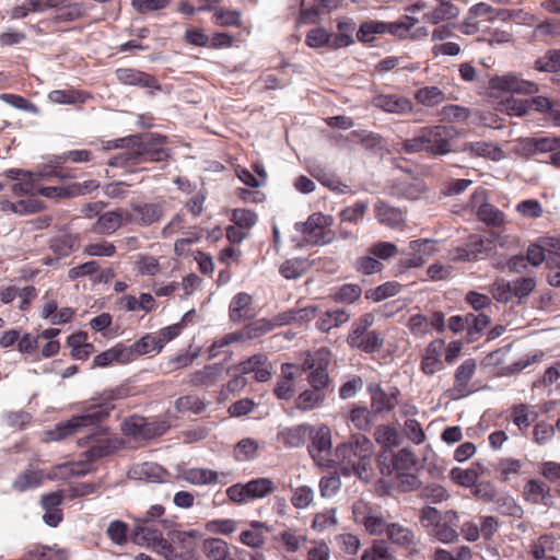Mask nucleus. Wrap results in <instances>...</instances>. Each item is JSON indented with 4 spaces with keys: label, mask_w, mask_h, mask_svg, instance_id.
Segmentation results:
<instances>
[{
    "label": "nucleus",
    "mask_w": 560,
    "mask_h": 560,
    "mask_svg": "<svg viewBox=\"0 0 560 560\" xmlns=\"http://www.w3.org/2000/svg\"><path fill=\"white\" fill-rule=\"evenodd\" d=\"M374 445L363 434H352L349 441L337 445L336 457L345 476H357L369 482L373 476L372 455Z\"/></svg>",
    "instance_id": "1"
},
{
    "label": "nucleus",
    "mask_w": 560,
    "mask_h": 560,
    "mask_svg": "<svg viewBox=\"0 0 560 560\" xmlns=\"http://www.w3.org/2000/svg\"><path fill=\"white\" fill-rule=\"evenodd\" d=\"M131 150L125 151L108 161L112 167H132L144 162H160L167 158L166 138L161 135L148 133L132 136Z\"/></svg>",
    "instance_id": "2"
},
{
    "label": "nucleus",
    "mask_w": 560,
    "mask_h": 560,
    "mask_svg": "<svg viewBox=\"0 0 560 560\" xmlns=\"http://www.w3.org/2000/svg\"><path fill=\"white\" fill-rule=\"evenodd\" d=\"M456 130L446 125L422 127L410 139L402 140L399 151L406 154L427 152L433 155H445L452 151L451 141Z\"/></svg>",
    "instance_id": "3"
},
{
    "label": "nucleus",
    "mask_w": 560,
    "mask_h": 560,
    "mask_svg": "<svg viewBox=\"0 0 560 560\" xmlns=\"http://www.w3.org/2000/svg\"><path fill=\"white\" fill-rule=\"evenodd\" d=\"M114 408L109 402L97 404L88 407L81 415L73 416L71 419L60 422L56 429L50 432L51 440H62L68 435L88 430L91 433L88 438L96 435L95 425L103 419L108 417L109 411Z\"/></svg>",
    "instance_id": "4"
},
{
    "label": "nucleus",
    "mask_w": 560,
    "mask_h": 560,
    "mask_svg": "<svg viewBox=\"0 0 560 560\" xmlns=\"http://www.w3.org/2000/svg\"><path fill=\"white\" fill-rule=\"evenodd\" d=\"M374 323L375 316L372 313H365L355 319L347 338L348 345L365 353L378 352L384 346V335L370 329Z\"/></svg>",
    "instance_id": "5"
},
{
    "label": "nucleus",
    "mask_w": 560,
    "mask_h": 560,
    "mask_svg": "<svg viewBox=\"0 0 560 560\" xmlns=\"http://www.w3.org/2000/svg\"><path fill=\"white\" fill-rule=\"evenodd\" d=\"M132 541L139 546L147 547L165 560H172L175 555L172 551L170 540L163 537V533L156 527L143 523L133 522Z\"/></svg>",
    "instance_id": "6"
},
{
    "label": "nucleus",
    "mask_w": 560,
    "mask_h": 560,
    "mask_svg": "<svg viewBox=\"0 0 560 560\" xmlns=\"http://www.w3.org/2000/svg\"><path fill=\"white\" fill-rule=\"evenodd\" d=\"M308 452L320 467L329 468L334 464L331 457V433L328 427L322 425L315 432Z\"/></svg>",
    "instance_id": "7"
},
{
    "label": "nucleus",
    "mask_w": 560,
    "mask_h": 560,
    "mask_svg": "<svg viewBox=\"0 0 560 560\" xmlns=\"http://www.w3.org/2000/svg\"><path fill=\"white\" fill-rule=\"evenodd\" d=\"M354 522L362 524L371 535L386 534V522L365 501L359 500L352 506Z\"/></svg>",
    "instance_id": "8"
},
{
    "label": "nucleus",
    "mask_w": 560,
    "mask_h": 560,
    "mask_svg": "<svg viewBox=\"0 0 560 560\" xmlns=\"http://www.w3.org/2000/svg\"><path fill=\"white\" fill-rule=\"evenodd\" d=\"M368 389L371 395L373 413L389 412L397 406L400 396V390L397 387H390L387 392L380 384H370Z\"/></svg>",
    "instance_id": "9"
},
{
    "label": "nucleus",
    "mask_w": 560,
    "mask_h": 560,
    "mask_svg": "<svg viewBox=\"0 0 560 560\" xmlns=\"http://www.w3.org/2000/svg\"><path fill=\"white\" fill-rule=\"evenodd\" d=\"M492 90L512 92L517 94H535L538 92L537 83L523 80L513 73L494 77L489 82Z\"/></svg>",
    "instance_id": "10"
},
{
    "label": "nucleus",
    "mask_w": 560,
    "mask_h": 560,
    "mask_svg": "<svg viewBox=\"0 0 560 560\" xmlns=\"http://www.w3.org/2000/svg\"><path fill=\"white\" fill-rule=\"evenodd\" d=\"M170 537L171 548L175 555L172 560H199L194 541L195 532H173Z\"/></svg>",
    "instance_id": "11"
},
{
    "label": "nucleus",
    "mask_w": 560,
    "mask_h": 560,
    "mask_svg": "<svg viewBox=\"0 0 560 560\" xmlns=\"http://www.w3.org/2000/svg\"><path fill=\"white\" fill-rule=\"evenodd\" d=\"M130 209L136 214V225L142 228L153 225L164 217V208L161 202L131 201Z\"/></svg>",
    "instance_id": "12"
},
{
    "label": "nucleus",
    "mask_w": 560,
    "mask_h": 560,
    "mask_svg": "<svg viewBox=\"0 0 560 560\" xmlns=\"http://www.w3.org/2000/svg\"><path fill=\"white\" fill-rule=\"evenodd\" d=\"M386 537L392 544L409 550L410 553L418 552L419 539L409 527L390 523L386 526Z\"/></svg>",
    "instance_id": "13"
},
{
    "label": "nucleus",
    "mask_w": 560,
    "mask_h": 560,
    "mask_svg": "<svg viewBox=\"0 0 560 560\" xmlns=\"http://www.w3.org/2000/svg\"><path fill=\"white\" fill-rule=\"evenodd\" d=\"M459 518L455 511H447L433 529L434 537L443 544H452L458 539Z\"/></svg>",
    "instance_id": "14"
},
{
    "label": "nucleus",
    "mask_w": 560,
    "mask_h": 560,
    "mask_svg": "<svg viewBox=\"0 0 560 560\" xmlns=\"http://www.w3.org/2000/svg\"><path fill=\"white\" fill-rule=\"evenodd\" d=\"M445 349V342L442 339L431 341L421 360V371L427 375H433L444 368L441 355Z\"/></svg>",
    "instance_id": "15"
},
{
    "label": "nucleus",
    "mask_w": 560,
    "mask_h": 560,
    "mask_svg": "<svg viewBox=\"0 0 560 560\" xmlns=\"http://www.w3.org/2000/svg\"><path fill=\"white\" fill-rule=\"evenodd\" d=\"M375 107L392 114L404 115L411 113L413 109L412 102L405 96L398 94H381L374 97Z\"/></svg>",
    "instance_id": "16"
},
{
    "label": "nucleus",
    "mask_w": 560,
    "mask_h": 560,
    "mask_svg": "<svg viewBox=\"0 0 560 560\" xmlns=\"http://www.w3.org/2000/svg\"><path fill=\"white\" fill-rule=\"evenodd\" d=\"M115 73L117 80L122 84L158 90L160 89L156 79L145 72L135 69L121 68L117 69Z\"/></svg>",
    "instance_id": "17"
},
{
    "label": "nucleus",
    "mask_w": 560,
    "mask_h": 560,
    "mask_svg": "<svg viewBox=\"0 0 560 560\" xmlns=\"http://www.w3.org/2000/svg\"><path fill=\"white\" fill-rule=\"evenodd\" d=\"M462 150L470 156L486 158L492 161H500L504 158L503 150L488 141L466 142Z\"/></svg>",
    "instance_id": "18"
},
{
    "label": "nucleus",
    "mask_w": 560,
    "mask_h": 560,
    "mask_svg": "<svg viewBox=\"0 0 560 560\" xmlns=\"http://www.w3.org/2000/svg\"><path fill=\"white\" fill-rule=\"evenodd\" d=\"M523 495L526 501L533 504H544L545 506L553 505L549 487L539 480H529L524 487Z\"/></svg>",
    "instance_id": "19"
},
{
    "label": "nucleus",
    "mask_w": 560,
    "mask_h": 560,
    "mask_svg": "<svg viewBox=\"0 0 560 560\" xmlns=\"http://www.w3.org/2000/svg\"><path fill=\"white\" fill-rule=\"evenodd\" d=\"M409 248L413 252L411 258H407L401 261L406 268L421 267L425 262V257L434 250V242L424 240H415L409 243Z\"/></svg>",
    "instance_id": "20"
},
{
    "label": "nucleus",
    "mask_w": 560,
    "mask_h": 560,
    "mask_svg": "<svg viewBox=\"0 0 560 560\" xmlns=\"http://www.w3.org/2000/svg\"><path fill=\"white\" fill-rule=\"evenodd\" d=\"M436 1L439 4L431 11L424 13V21L435 25L444 21L457 19L459 16V7L446 0Z\"/></svg>",
    "instance_id": "21"
},
{
    "label": "nucleus",
    "mask_w": 560,
    "mask_h": 560,
    "mask_svg": "<svg viewBox=\"0 0 560 560\" xmlns=\"http://www.w3.org/2000/svg\"><path fill=\"white\" fill-rule=\"evenodd\" d=\"M317 307L314 305L302 308H292L276 315V324L284 326L289 324H303L316 317Z\"/></svg>",
    "instance_id": "22"
},
{
    "label": "nucleus",
    "mask_w": 560,
    "mask_h": 560,
    "mask_svg": "<svg viewBox=\"0 0 560 560\" xmlns=\"http://www.w3.org/2000/svg\"><path fill=\"white\" fill-rule=\"evenodd\" d=\"M500 11L486 2H479L469 9L468 16L464 23L467 27L466 33L470 34L478 31L477 24L474 22L477 18H485L486 21H493L499 16Z\"/></svg>",
    "instance_id": "23"
},
{
    "label": "nucleus",
    "mask_w": 560,
    "mask_h": 560,
    "mask_svg": "<svg viewBox=\"0 0 560 560\" xmlns=\"http://www.w3.org/2000/svg\"><path fill=\"white\" fill-rule=\"evenodd\" d=\"M375 213L377 220L389 228H399L404 221V213L384 201L375 203Z\"/></svg>",
    "instance_id": "24"
},
{
    "label": "nucleus",
    "mask_w": 560,
    "mask_h": 560,
    "mask_svg": "<svg viewBox=\"0 0 560 560\" xmlns=\"http://www.w3.org/2000/svg\"><path fill=\"white\" fill-rule=\"evenodd\" d=\"M477 369V363L474 359L465 360L455 372L454 390L460 396H464L467 392V385L472 378Z\"/></svg>",
    "instance_id": "25"
},
{
    "label": "nucleus",
    "mask_w": 560,
    "mask_h": 560,
    "mask_svg": "<svg viewBox=\"0 0 560 560\" xmlns=\"http://www.w3.org/2000/svg\"><path fill=\"white\" fill-rule=\"evenodd\" d=\"M121 228V218L116 210L98 215L91 231L97 234L112 235Z\"/></svg>",
    "instance_id": "26"
},
{
    "label": "nucleus",
    "mask_w": 560,
    "mask_h": 560,
    "mask_svg": "<svg viewBox=\"0 0 560 560\" xmlns=\"http://www.w3.org/2000/svg\"><path fill=\"white\" fill-rule=\"evenodd\" d=\"M350 319V314L341 308L327 311L323 313L318 320L316 322V327L323 331L327 332L335 327H339L342 324L347 323Z\"/></svg>",
    "instance_id": "27"
},
{
    "label": "nucleus",
    "mask_w": 560,
    "mask_h": 560,
    "mask_svg": "<svg viewBox=\"0 0 560 560\" xmlns=\"http://www.w3.org/2000/svg\"><path fill=\"white\" fill-rule=\"evenodd\" d=\"M182 478L191 485L205 486L218 482L219 475L209 468H188L183 471Z\"/></svg>",
    "instance_id": "28"
},
{
    "label": "nucleus",
    "mask_w": 560,
    "mask_h": 560,
    "mask_svg": "<svg viewBox=\"0 0 560 560\" xmlns=\"http://www.w3.org/2000/svg\"><path fill=\"white\" fill-rule=\"evenodd\" d=\"M415 100L425 106L434 107L440 105L446 100L445 93L438 86H423L416 91Z\"/></svg>",
    "instance_id": "29"
},
{
    "label": "nucleus",
    "mask_w": 560,
    "mask_h": 560,
    "mask_svg": "<svg viewBox=\"0 0 560 560\" xmlns=\"http://www.w3.org/2000/svg\"><path fill=\"white\" fill-rule=\"evenodd\" d=\"M307 0H302L301 19L304 23H311L315 21L323 10H332L337 8L338 0H312L310 8H305Z\"/></svg>",
    "instance_id": "30"
},
{
    "label": "nucleus",
    "mask_w": 560,
    "mask_h": 560,
    "mask_svg": "<svg viewBox=\"0 0 560 560\" xmlns=\"http://www.w3.org/2000/svg\"><path fill=\"white\" fill-rule=\"evenodd\" d=\"M375 441L384 448L392 450L400 443L398 430L390 424H381L374 432Z\"/></svg>",
    "instance_id": "31"
},
{
    "label": "nucleus",
    "mask_w": 560,
    "mask_h": 560,
    "mask_svg": "<svg viewBox=\"0 0 560 560\" xmlns=\"http://www.w3.org/2000/svg\"><path fill=\"white\" fill-rule=\"evenodd\" d=\"M254 374L257 382H267L271 376V364L264 355L247 359V374Z\"/></svg>",
    "instance_id": "32"
},
{
    "label": "nucleus",
    "mask_w": 560,
    "mask_h": 560,
    "mask_svg": "<svg viewBox=\"0 0 560 560\" xmlns=\"http://www.w3.org/2000/svg\"><path fill=\"white\" fill-rule=\"evenodd\" d=\"M85 14V10L82 3H71L65 0H59L58 7H56V19L61 22H72L81 19Z\"/></svg>",
    "instance_id": "33"
},
{
    "label": "nucleus",
    "mask_w": 560,
    "mask_h": 560,
    "mask_svg": "<svg viewBox=\"0 0 560 560\" xmlns=\"http://www.w3.org/2000/svg\"><path fill=\"white\" fill-rule=\"evenodd\" d=\"M325 399V393L315 390L313 388L306 389L298 396V398L295 399V406L298 409L302 411H310L320 407L324 404Z\"/></svg>",
    "instance_id": "34"
},
{
    "label": "nucleus",
    "mask_w": 560,
    "mask_h": 560,
    "mask_svg": "<svg viewBox=\"0 0 560 560\" xmlns=\"http://www.w3.org/2000/svg\"><path fill=\"white\" fill-rule=\"evenodd\" d=\"M374 416L366 407H355L349 412L348 419L357 430L368 432L374 423Z\"/></svg>",
    "instance_id": "35"
},
{
    "label": "nucleus",
    "mask_w": 560,
    "mask_h": 560,
    "mask_svg": "<svg viewBox=\"0 0 560 560\" xmlns=\"http://www.w3.org/2000/svg\"><path fill=\"white\" fill-rule=\"evenodd\" d=\"M536 418L537 413L525 404L515 405L511 409V419L521 431H526Z\"/></svg>",
    "instance_id": "36"
},
{
    "label": "nucleus",
    "mask_w": 560,
    "mask_h": 560,
    "mask_svg": "<svg viewBox=\"0 0 560 560\" xmlns=\"http://www.w3.org/2000/svg\"><path fill=\"white\" fill-rule=\"evenodd\" d=\"M277 489L276 483L269 478H256L247 481V499H261L271 494Z\"/></svg>",
    "instance_id": "37"
},
{
    "label": "nucleus",
    "mask_w": 560,
    "mask_h": 560,
    "mask_svg": "<svg viewBox=\"0 0 560 560\" xmlns=\"http://www.w3.org/2000/svg\"><path fill=\"white\" fill-rule=\"evenodd\" d=\"M31 559L37 560H68V551L62 548L49 546H35L27 551Z\"/></svg>",
    "instance_id": "38"
},
{
    "label": "nucleus",
    "mask_w": 560,
    "mask_h": 560,
    "mask_svg": "<svg viewBox=\"0 0 560 560\" xmlns=\"http://www.w3.org/2000/svg\"><path fill=\"white\" fill-rule=\"evenodd\" d=\"M533 68L539 72H559L560 49L547 50L534 61Z\"/></svg>",
    "instance_id": "39"
},
{
    "label": "nucleus",
    "mask_w": 560,
    "mask_h": 560,
    "mask_svg": "<svg viewBox=\"0 0 560 560\" xmlns=\"http://www.w3.org/2000/svg\"><path fill=\"white\" fill-rule=\"evenodd\" d=\"M203 551L211 560H230L229 546L221 538L206 539L203 542Z\"/></svg>",
    "instance_id": "40"
},
{
    "label": "nucleus",
    "mask_w": 560,
    "mask_h": 560,
    "mask_svg": "<svg viewBox=\"0 0 560 560\" xmlns=\"http://www.w3.org/2000/svg\"><path fill=\"white\" fill-rule=\"evenodd\" d=\"M387 33L386 22L381 21H366L361 24L357 38L362 43H372L375 35Z\"/></svg>",
    "instance_id": "41"
},
{
    "label": "nucleus",
    "mask_w": 560,
    "mask_h": 560,
    "mask_svg": "<svg viewBox=\"0 0 560 560\" xmlns=\"http://www.w3.org/2000/svg\"><path fill=\"white\" fill-rule=\"evenodd\" d=\"M401 290V284L396 281L385 282L375 289L365 292V298L373 302H381L385 299L397 295Z\"/></svg>",
    "instance_id": "42"
},
{
    "label": "nucleus",
    "mask_w": 560,
    "mask_h": 560,
    "mask_svg": "<svg viewBox=\"0 0 560 560\" xmlns=\"http://www.w3.org/2000/svg\"><path fill=\"white\" fill-rule=\"evenodd\" d=\"M477 215L480 221L493 226H500L505 222L504 213L488 202L480 205Z\"/></svg>",
    "instance_id": "43"
},
{
    "label": "nucleus",
    "mask_w": 560,
    "mask_h": 560,
    "mask_svg": "<svg viewBox=\"0 0 560 560\" xmlns=\"http://www.w3.org/2000/svg\"><path fill=\"white\" fill-rule=\"evenodd\" d=\"M43 475L39 471L25 470L20 474L12 483L14 490L23 492L40 486Z\"/></svg>",
    "instance_id": "44"
},
{
    "label": "nucleus",
    "mask_w": 560,
    "mask_h": 560,
    "mask_svg": "<svg viewBox=\"0 0 560 560\" xmlns=\"http://www.w3.org/2000/svg\"><path fill=\"white\" fill-rule=\"evenodd\" d=\"M81 190L79 186L69 188L61 186L36 187V195L44 196L49 199H63L69 197L79 196Z\"/></svg>",
    "instance_id": "45"
},
{
    "label": "nucleus",
    "mask_w": 560,
    "mask_h": 560,
    "mask_svg": "<svg viewBox=\"0 0 560 560\" xmlns=\"http://www.w3.org/2000/svg\"><path fill=\"white\" fill-rule=\"evenodd\" d=\"M220 374V366L210 365L203 370L196 372L192 376L189 375L188 383L195 386L209 387L217 381Z\"/></svg>",
    "instance_id": "46"
},
{
    "label": "nucleus",
    "mask_w": 560,
    "mask_h": 560,
    "mask_svg": "<svg viewBox=\"0 0 560 560\" xmlns=\"http://www.w3.org/2000/svg\"><path fill=\"white\" fill-rule=\"evenodd\" d=\"M330 217H326L322 213H313L305 222L296 223L295 228L296 231L301 232L307 237L313 232L319 231V228L328 225Z\"/></svg>",
    "instance_id": "47"
},
{
    "label": "nucleus",
    "mask_w": 560,
    "mask_h": 560,
    "mask_svg": "<svg viewBox=\"0 0 560 560\" xmlns=\"http://www.w3.org/2000/svg\"><path fill=\"white\" fill-rule=\"evenodd\" d=\"M373 560H396L395 552L385 540H375L371 548L365 549L361 557Z\"/></svg>",
    "instance_id": "48"
},
{
    "label": "nucleus",
    "mask_w": 560,
    "mask_h": 560,
    "mask_svg": "<svg viewBox=\"0 0 560 560\" xmlns=\"http://www.w3.org/2000/svg\"><path fill=\"white\" fill-rule=\"evenodd\" d=\"M418 19L405 15L402 19L396 22H386L387 33L400 38H406L410 30L418 23Z\"/></svg>",
    "instance_id": "49"
},
{
    "label": "nucleus",
    "mask_w": 560,
    "mask_h": 560,
    "mask_svg": "<svg viewBox=\"0 0 560 560\" xmlns=\"http://www.w3.org/2000/svg\"><path fill=\"white\" fill-rule=\"evenodd\" d=\"M395 471H409L416 466L417 458L411 450L405 447L393 455Z\"/></svg>",
    "instance_id": "50"
},
{
    "label": "nucleus",
    "mask_w": 560,
    "mask_h": 560,
    "mask_svg": "<svg viewBox=\"0 0 560 560\" xmlns=\"http://www.w3.org/2000/svg\"><path fill=\"white\" fill-rule=\"evenodd\" d=\"M337 524L338 520L336 517V509H327L315 514L312 522V528L316 532H324L328 528L335 527Z\"/></svg>",
    "instance_id": "51"
},
{
    "label": "nucleus",
    "mask_w": 560,
    "mask_h": 560,
    "mask_svg": "<svg viewBox=\"0 0 560 560\" xmlns=\"http://www.w3.org/2000/svg\"><path fill=\"white\" fill-rule=\"evenodd\" d=\"M362 289L359 284L348 283L341 285L334 294V300L340 303L351 304L360 299Z\"/></svg>",
    "instance_id": "52"
},
{
    "label": "nucleus",
    "mask_w": 560,
    "mask_h": 560,
    "mask_svg": "<svg viewBox=\"0 0 560 560\" xmlns=\"http://www.w3.org/2000/svg\"><path fill=\"white\" fill-rule=\"evenodd\" d=\"M368 202L365 201H358L353 206L347 207L340 212V219L342 222H349L357 224L360 221H362L366 210H368Z\"/></svg>",
    "instance_id": "53"
},
{
    "label": "nucleus",
    "mask_w": 560,
    "mask_h": 560,
    "mask_svg": "<svg viewBox=\"0 0 560 560\" xmlns=\"http://www.w3.org/2000/svg\"><path fill=\"white\" fill-rule=\"evenodd\" d=\"M247 529V546L260 547L266 539L269 528L265 523L252 522Z\"/></svg>",
    "instance_id": "54"
},
{
    "label": "nucleus",
    "mask_w": 560,
    "mask_h": 560,
    "mask_svg": "<svg viewBox=\"0 0 560 560\" xmlns=\"http://www.w3.org/2000/svg\"><path fill=\"white\" fill-rule=\"evenodd\" d=\"M555 238H547L544 242V245L533 244L528 247L526 253V259L533 266H539L541 262L546 261L549 256V246L548 242L553 241Z\"/></svg>",
    "instance_id": "55"
},
{
    "label": "nucleus",
    "mask_w": 560,
    "mask_h": 560,
    "mask_svg": "<svg viewBox=\"0 0 560 560\" xmlns=\"http://www.w3.org/2000/svg\"><path fill=\"white\" fill-rule=\"evenodd\" d=\"M497 510L509 516L513 517H522L523 509L517 504V502L510 495H503L495 499Z\"/></svg>",
    "instance_id": "56"
},
{
    "label": "nucleus",
    "mask_w": 560,
    "mask_h": 560,
    "mask_svg": "<svg viewBox=\"0 0 560 560\" xmlns=\"http://www.w3.org/2000/svg\"><path fill=\"white\" fill-rule=\"evenodd\" d=\"M48 98L56 104H75L83 101L82 94L75 90H54L49 92Z\"/></svg>",
    "instance_id": "57"
},
{
    "label": "nucleus",
    "mask_w": 560,
    "mask_h": 560,
    "mask_svg": "<svg viewBox=\"0 0 560 560\" xmlns=\"http://www.w3.org/2000/svg\"><path fill=\"white\" fill-rule=\"evenodd\" d=\"M279 325L276 324V316L272 319L260 318L247 323V338H257Z\"/></svg>",
    "instance_id": "58"
},
{
    "label": "nucleus",
    "mask_w": 560,
    "mask_h": 560,
    "mask_svg": "<svg viewBox=\"0 0 560 560\" xmlns=\"http://www.w3.org/2000/svg\"><path fill=\"white\" fill-rule=\"evenodd\" d=\"M125 350L119 347L110 348L100 354H97L93 362L94 365L100 368H105L112 364L113 362H124Z\"/></svg>",
    "instance_id": "59"
},
{
    "label": "nucleus",
    "mask_w": 560,
    "mask_h": 560,
    "mask_svg": "<svg viewBox=\"0 0 560 560\" xmlns=\"http://www.w3.org/2000/svg\"><path fill=\"white\" fill-rule=\"evenodd\" d=\"M402 431L405 436L416 445H420L425 441V433L416 419L406 420Z\"/></svg>",
    "instance_id": "60"
},
{
    "label": "nucleus",
    "mask_w": 560,
    "mask_h": 560,
    "mask_svg": "<svg viewBox=\"0 0 560 560\" xmlns=\"http://www.w3.org/2000/svg\"><path fill=\"white\" fill-rule=\"evenodd\" d=\"M357 270L363 275H373L381 272L384 265L373 255H364L357 260Z\"/></svg>",
    "instance_id": "61"
},
{
    "label": "nucleus",
    "mask_w": 560,
    "mask_h": 560,
    "mask_svg": "<svg viewBox=\"0 0 560 560\" xmlns=\"http://www.w3.org/2000/svg\"><path fill=\"white\" fill-rule=\"evenodd\" d=\"M128 525L122 521H112L106 529L109 539L116 545H124L127 541Z\"/></svg>",
    "instance_id": "62"
},
{
    "label": "nucleus",
    "mask_w": 560,
    "mask_h": 560,
    "mask_svg": "<svg viewBox=\"0 0 560 560\" xmlns=\"http://www.w3.org/2000/svg\"><path fill=\"white\" fill-rule=\"evenodd\" d=\"M331 35L323 27L311 30L305 37V43L311 48H322L329 45Z\"/></svg>",
    "instance_id": "63"
},
{
    "label": "nucleus",
    "mask_w": 560,
    "mask_h": 560,
    "mask_svg": "<svg viewBox=\"0 0 560 560\" xmlns=\"http://www.w3.org/2000/svg\"><path fill=\"white\" fill-rule=\"evenodd\" d=\"M138 272L141 275L155 276L161 270L159 260L150 255L141 254L136 260Z\"/></svg>",
    "instance_id": "64"
}]
</instances>
